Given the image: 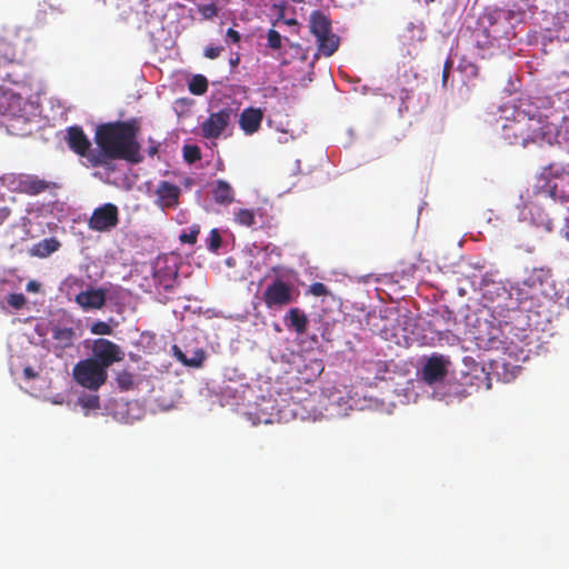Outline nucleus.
Returning a JSON list of instances; mask_svg holds the SVG:
<instances>
[{"label":"nucleus","instance_id":"nucleus-9","mask_svg":"<svg viewBox=\"0 0 569 569\" xmlns=\"http://www.w3.org/2000/svg\"><path fill=\"white\" fill-rule=\"evenodd\" d=\"M293 286L281 278L273 279L262 292L261 300L268 310L279 311L296 301Z\"/></svg>","mask_w":569,"mask_h":569},{"label":"nucleus","instance_id":"nucleus-17","mask_svg":"<svg viewBox=\"0 0 569 569\" xmlns=\"http://www.w3.org/2000/svg\"><path fill=\"white\" fill-rule=\"evenodd\" d=\"M74 300L84 310L101 309L107 301V290L102 288H91L79 292Z\"/></svg>","mask_w":569,"mask_h":569},{"label":"nucleus","instance_id":"nucleus-55","mask_svg":"<svg viewBox=\"0 0 569 569\" xmlns=\"http://www.w3.org/2000/svg\"><path fill=\"white\" fill-rule=\"evenodd\" d=\"M435 1H436V0H425V3H426V4H430V3L435 2Z\"/></svg>","mask_w":569,"mask_h":569},{"label":"nucleus","instance_id":"nucleus-20","mask_svg":"<svg viewBox=\"0 0 569 569\" xmlns=\"http://www.w3.org/2000/svg\"><path fill=\"white\" fill-rule=\"evenodd\" d=\"M57 184L51 181L39 178L36 174L24 173L22 193L28 196H38L50 189H54Z\"/></svg>","mask_w":569,"mask_h":569},{"label":"nucleus","instance_id":"nucleus-33","mask_svg":"<svg viewBox=\"0 0 569 569\" xmlns=\"http://www.w3.org/2000/svg\"><path fill=\"white\" fill-rule=\"evenodd\" d=\"M183 158L188 163H193L201 159V150L198 146L186 144L183 147Z\"/></svg>","mask_w":569,"mask_h":569},{"label":"nucleus","instance_id":"nucleus-23","mask_svg":"<svg viewBox=\"0 0 569 569\" xmlns=\"http://www.w3.org/2000/svg\"><path fill=\"white\" fill-rule=\"evenodd\" d=\"M310 32L316 36H321L331 31V20L320 10H315L309 17Z\"/></svg>","mask_w":569,"mask_h":569},{"label":"nucleus","instance_id":"nucleus-21","mask_svg":"<svg viewBox=\"0 0 569 569\" xmlns=\"http://www.w3.org/2000/svg\"><path fill=\"white\" fill-rule=\"evenodd\" d=\"M284 322L289 329H293L300 336L307 332L309 319L303 310L296 307L287 312Z\"/></svg>","mask_w":569,"mask_h":569},{"label":"nucleus","instance_id":"nucleus-10","mask_svg":"<svg viewBox=\"0 0 569 569\" xmlns=\"http://www.w3.org/2000/svg\"><path fill=\"white\" fill-rule=\"evenodd\" d=\"M510 315L503 317V319L498 320L499 328L490 327L487 333L480 332L475 336V339L478 341V345L488 350H507L508 349V336L506 331L511 332L512 330V321L518 319L519 317L512 316V308L509 309Z\"/></svg>","mask_w":569,"mask_h":569},{"label":"nucleus","instance_id":"nucleus-14","mask_svg":"<svg viewBox=\"0 0 569 569\" xmlns=\"http://www.w3.org/2000/svg\"><path fill=\"white\" fill-rule=\"evenodd\" d=\"M449 365L450 361L447 357L442 355H432L422 367V380L430 386L441 382L448 375Z\"/></svg>","mask_w":569,"mask_h":569},{"label":"nucleus","instance_id":"nucleus-19","mask_svg":"<svg viewBox=\"0 0 569 569\" xmlns=\"http://www.w3.org/2000/svg\"><path fill=\"white\" fill-rule=\"evenodd\" d=\"M51 335L53 349L59 351L71 348L76 340V331L72 327L53 326Z\"/></svg>","mask_w":569,"mask_h":569},{"label":"nucleus","instance_id":"nucleus-18","mask_svg":"<svg viewBox=\"0 0 569 569\" xmlns=\"http://www.w3.org/2000/svg\"><path fill=\"white\" fill-rule=\"evenodd\" d=\"M263 119L260 108L249 107L242 110L239 117V127L248 136L259 131Z\"/></svg>","mask_w":569,"mask_h":569},{"label":"nucleus","instance_id":"nucleus-26","mask_svg":"<svg viewBox=\"0 0 569 569\" xmlns=\"http://www.w3.org/2000/svg\"><path fill=\"white\" fill-rule=\"evenodd\" d=\"M24 173H6L0 178L2 186L9 191L22 193Z\"/></svg>","mask_w":569,"mask_h":569},{"label":"nucleus","instance_id":"nucleus-49","mask_svg":"<svg viewBox=\"0 0 569 569\" xmlns=\"http://www.w3.org/2000/svg\"><path fill=\"white\" fill-rule=\"evenodd\" d=\"M315 369L317 370L318 375L321 373L323 371V365L321 361L319 360H316L315 361Z\"/></svg>","mask_w":569,"mask_h":569},{"label":"nucleus","instance_id":"nucleus-50","mask_svg":"<svg viewBox=\"0 0 569 569\" xmlns=\"http://www.w3.org/2000/svg\"><path fill=\"white\" fill-rule=\"evenodd\" d=\"M38 289V283L31 281L28 283V290L36 291Z\"/></svg>","mask_w":569,"mask_h":569},{"label":"nucleus","instance_id":"nucleus-39","mask_svg":"<svg viewBox=\"0 0 569 569\" xmlns=\"http://www.w3.org/2000/svg\"><path fill=\"white\" fill-rule=\"evenodd\" d=\"M199 12L204 19H212L218 16V7L214 3L199 6Z\"/></svg>","mask_w":569,"mask_h":569},{"label":"nucleus","instance_id":"nucleus-27","mask_svg":"<svg viewBox=\"0 0 569 569\" xmlns=\"http://www.w3.org/2000/svg\"><path fill=\"white\" fill-rule=\"evenodd\" d=\"M340 46V38L332 32V30L327 36L323 43L319 46V51L316 54V58H318L319 54H322L325 57H331Z\"/></svg>","mask_w":569,"mask_h":569},{"label":"nucleus","instance_id":"nucleus-3","mask_svg":"<svg viewBox=\"0 0 569 569\" xmlns=\"http://www.w3.org/2000/svg\"><path fill=\"white\" fill-rule=\"evenodd\" d=\"M513 18L512 10L502 8L483 13L472 31L476 47L480 50L489 49L495 46L497 40L507 38Z\"/></svg>","mask_w":569,"mask_h":569},{"label":"nucleus","instance_id":"nucleus-12","mask_svg":"<svg viewBox=\"0 0 569 569\" xmlns=\"http://www.w3.org/2000/svg\"><path fill=\"white\" fill-rule=\"evenodd\" d=\"M119 223V209L113 203L96 208L88 220V227L98 232H109Z\"/></svg>","mask_w":569,"mask_h":569},{"label":"nucleus","instance_id":"nucleus-45","mask_svg":"<svg viewBox=\"0 0 569 569\" xmlns=\"http://www.w3.org/2000/svg\"><path fill=\"white\" fill-rule=\"evenodd\" d=\"M11 214V210L8 207H0V224H2Z\"/></svg>","mask_w":569,"mask_h":569},{"label":"nucleus","instance_id":"nucleus-36","mask_svg":"<svg viewBox=\"0 0 569 569\" xmlns=\"http://www.w3.org/2000/svg\"><path fill=\"white\" fill-rule=\"evenodd\" d=\"M199 233H200V227L192 226L190 228V231L181 233L179 239L182 243L194 244L197 242Z\"/></svg>","mask_w":569,"mask_h":569},{"label":"nucleus","instance_id":"nucleus-32","mask_svg":"<svg viewBox=\"0 0 569 569\" xmlns=\"http://www.w3.org/2000/svg\"><path fill=\"white\" fill-rule=\"evenodd\" d=\"M174 349L178 360H180L182 363L190 367H200L202 365L204 359V353L202 351L197 352L196 357L188 359L181 350H179L177 347H174Z\"/></svg>","mask_w":569,"mask_h":569},{"label":"nucleus","instance_id":"nucleus-7","mask_svg":"<svg viewBox=\"0 0 569 569\" xmlns=\"http://www.w3.org/2000/svg\"><path fill=\"white\" fill-rule=\"evenodd\" d=\"M540 193L541 188L538 186L532 196H529L528 200L523 202L521 218L525 220L530 219L533 224L543 228L546 231H551L553 229V220L546 212V208L555 204L556 199L550 194L540 197Z\"/></svg>","mask_w":569,"mask_h":569},{"label":"nucleus","instance_id":"nucleus-8","mask_svg":"<svg viewBox=\"0 0 569 569\" xmlns=\"http://www.w3.org/2000/svg\"><path fill=\"white\" fill-rule=\"evenodd\" d=\"M74 382L89 391H98L108 380V371L90 358L78 361L72 368Z\"/></svg>","mask_w":569,"mask_h":569},{"label":"nucleus","instance_id":"nucleus-24","mask_svg":"<svg viewBox=\"0 0 569 569\" xmlns=\"http://www.w3.org/2000/svg\"><path fill=\"white\" fill-rule=\"evenodd\" d=\"M61 243L56 238H46L30 249V254L39 258H47L60 248Z\"/></svg>","mask_w":569,"mask_h":569},{"label":"nucleus","instance_id":"nucleus-46","mask_svg":"<svg viewBox=\"0 0 569 569\" xmlns=\"http://www.w3.org/2000/svg\"><path fill=\"white\" fill-rule=\"evenodd\" d=\"M1 79L4 80V81L12 82L14 84H20L22 82V80H20V79H13L11 77V73H6L3 77H1Z\"/></svg>","mask_w":569,"mask_h":569},{"label":"nucleus","instance_id":"nucleus-16","mask_svg":"<svg viewBox=\"0 0 569 569\" xmlns=\"http://www.w3.org/2000/svg\"><path fill=\"white\" fill-rule=\"evenodd\" d=\"M156 194L158 197L157 202L162 209H171L179 204L181 189L179 186L163 180L157 186Z\"/></svg>","mask_w":569,"mask_h":569},{"label":"nucleus","instance_id":"nucleus-34","mask_svg":"<svg viewBox=\"0 0 569 569\" xmlns=\"http://www.w3.org/2000/svg\"><path fill=\"white\" fill-rule=\"evenodd\" d=\"M222 238L218 229H212L208 239V249L211 252H217L221 247Z\"/></svg>","mask_w":569,"mask_h":569},{"label":"nucleus","instance_id":"nucleus-40","mask_svg":"<svg viewBox=\"0 0 569 569\" xmlns=\"http://www.w3.org/2000/svg\"><path fill=\"white\" fill-rule=\"evenodd\" d=\"M308 292L315 297H322L327 296L329 293V290L325 283L313 282L310 284Z\"/></svg>","mask_w":569,"mask_h":569},{"label":"nucleus","instance_id":"nucleus-5","mask_svg":"<svg viewBox=\"0 0 569 569\" xmlns=\"http://www.w3.org/2000/svg\"><path fill=\"white\" fill-rule=\"evenodd\" d=\"M23 98L0 87V116L2 124L12 136L24 137L32 132L31 120L24 112Z\"/></svg>","mask_w":569,"mask_h":569},{"label":"nucleus","instance_id":"nucleus-48","mask_svg":"<svg viewBox=\"0 0 569 569\" xmlns=\"http://www.w3.org/2000/svg\"><path fill=\"white\" fill-rule=\"evenodd\" d=\"M329 34L328 33H323L321 36H316V41H317V46L319 47L321 43H323V41L326 40L327 36Z\"/></svg>","mask_w":569,"mask_h":569},{"label":"nucleus","instance_id":"nucleus-56","mask_svg":"<svg viewBox=\"0 0 569 569\" xmlns=\"http://www.w3.org/2000/svg\"><path fill=\"white\" fill-rule=\"evenodd\" d=\"M274 330L280 331L279 326H276V327H274Z\"/></svg>","mask_w":569,"mask_h":569},{"label":"nucleus","instance_id":"nucleus-51","mask_svg":"<svg viewBox=\"0 0 569 569\" xmlns=\"http://www.w3.org/2000/svg\"><path fill=\"white\" fill-rule=\"evenodd\" d=\"M485 380H486V389H490L491 382H490V378H489L488 373L485 375Z\"/></svg>","mask_w":569,"mask_h":569},{"label":"nucleus","instance_id":"nucleus-44","mask_svg":"<svg viewBox=\"0 0 569 569\" xmlns=\"http://www.w3.org/2000/svg\"><path fill=\"white\" fill-rule=\"evenodd\" d=\"M452 62L450 60H447L443 70H442V82L446 83L450 73Z\"/></svg>","mask_w":569,"mask_h":569},{"label":"nucleus","instance_id":"nucleus-54","mask_svg":"<svg viewBox=\"0 0 569 569\" xmlns=\"http://www.w3.org/2000/svg\"><path fill=\"white\" fill-rule=\"evenodd\" d=\"M22 220L24 226L27 224V222H30V220L27 217H24Z\"/></svg>","mask_w":569,"mask_h":569},{"label":"nucleus","instance_id":"nucleus-6","mask_svg":"<svg viewBox=\"0 0 569 569\" xmlns=\"http://www.w3.org/2000/svg\"><path fill=\"white\" fill-rule=\"evenodd\" d=\"M545 183L541 188L540 197L550 194L556 200L569 201V162H551L542 170Z\"/></svg>","mask_w":569,"mask_h":569},{"label":"nucleus","instance_id":"nucleus-4","mask_svg":"<svg viewBox=\"0 0 569 569\" xmlns=\"http://www.w3.org/2000/svg\"><path fill=\"white\" fill-rule=\"evenodd\" d=\"M550 272L547 269H533L521 282L517 290L518 307L512 308V316L520 317L523 312H530L535 307L542 303L547 298V286L549 284Z\"/></svg>","mask_w":569,"mask_h":569},{"label":"nucleus","instance_id":"nucleus-11","mask_svg":"<svg viewBox=\"0 0 569 569\" xmlns=\"http://www.w3.org/2000/svg\"><path fill=\"white\" fill-rule=\"evenodd\" d=\"M92 356L89 357L100 365L106 371L116 362H120L124 359V351L116 342L106 339L98 338L92 342L91 348Z\"/></svg>","mask_w":569,"mask_h":569},{"label":"nucleus","instance_id":"nucleus-35","mask_svg":"<svg viewBox=\"0 0 569 569\" xmlns=\"http://www.w3.org/2000/svg\"><path fill=\"white\" fill-rule=\"evenodd\" d=\"M80 403L86 409L97 410L100 408V398L97 395H88L80 398Z\"/></svg>","mask_w":569,"mask_h":569},{"label":"nucleus","instance_id":"nucleus-30","mask_svg":"<svg viewBox=\"0 0 569 569\" xmlns=\"http://www.w3.org/2000/svg\"><path fill=\"white\" fill-rule=\"evenodd\" d=\"M208 90V81L204 76L197 74L193 76L191 81L189 82V91L196 96H201L206 93Z\"/></svg>","mask_w":569,"mask_h":569},{"label":"nucleus","instance_id":"nucleus-41","mask_svg":"<svg viewBox=\"0 0 569 569\" xmlns=\"http://www.w3.org/2000/svg\"><path fill=\"white\" fill-rule=\"evenodd\" d=\"M8 305L14 309H20L26 303V297L22 293H11L8 297Z\"/></svg>","mask_w":569,"mask_h":569},{"label":"nucleus","instance_id":"nucleus-2","mask_svg":"<svg viewBox=\"0 0 569 569\" xmlns=\"http://www.w3.org/2000/svg\"><path fill=\"white\" fill-rule=\"evenodd\" d=\"M530 102H521L513 117L501 129V139L509 146L526 148L529 144H551L558 136V126Z\"/></svg>","mask_w":569,"mask_h":569},{"label":"nucleus","instance_id":"nucleus-15","mask_svg":"<svg viewBox=\"0 0 569 569\" xmlns=\"http://www.w3.org/2000/svg\"><path fill=\"white\" fill-rule=\"evenodd\" d=\"M67 143L69 148L80 157H86L89 162V154L96 150H91V142L86 136L81 127L72 126L67 130Z\"/></svg>","mask_w":569,"mask_h":569},{"label":"nucleus","instance_id":"nucleus-25","mask_svg":"<svg viewBox=\"0 0 569 569\" xmlns=\"http://www.w3.org/2000/svg\"><path fill=\"white\" fill-rule=\"evenodd\" d=\"M156 286L163 288L164 291H171L177 280V271L170 268L158 269L153 273Z\"/></svg>","mask_w":569,"mask_h":569},{"label":"nucleus","instance_id":"nucleus-28","mask_svg":"<svg viewBox=\"0 0 569 569\" xmlns=\"http://www.w3.org/2000/svg\"><path fill=\"white\" fill-rule=\"evenodd\" d=\"M116 382L121 391H128L136 386V375L128 369L119 370L116 373Z\"/></svg>","mask_w":569,"mask_h":569},{"label":"nucleus","instance_id":"nucleus-38","mask_svg":"<svg viewBox=\"0 0 569 569\" xmlns=\"http://www.w3.org/2000/svg\"><path fill=\"white\" fill-rule=\"evenodd\" d=\"M90 331L97 336H109L112 333V328L104 321H97L91 326Z\"/></svg>","mask_w":569,"mask_h":569},{"label":"nucleus","instance_id":"nucleus-31","mask_svg":"<svg viewBox=\"0 0 569 569\" xmlns=\"http://www.w3.org/2000/svg\"><path fill=\"white\" fill-rule=\"evenodd\" d=\"M14 50L12 46L3 40H0V67L14 61Z\"/></svg>","mask_w":569,"mask_h":569},{"label":"nucleus","instance_id":"nucleus-22","mask_svg":"<svg viewBox=\"0 0 569 569\" xmlns=\"http://www.w3.org/2000/svg\"><path fill=\"white\" fill-rule=\"evenodd\" d=\"M211 193L214 202L221 206H229L234 200L232 187L229 182L221 179L213 183Z\"/></svg>","mask_w":569,"mask_h":569},{"label":"nucleus","instance_id":"nucleus-53","mask_svg":"<svg viewBox=\"0 0 569 569\" xmlns=\"http://www.w3.org/2000/svg\"><path fill=\"white\" fill-rule=\"evenodd\" d=\"M287 23L288 24H295V23H297V21L295 19H290V20L287 21Z\"/></svg>","mask_w":569,"mask_h":569},{"label":"nucleus","instance_id":"nucleus-1","mask_svg":"<svg viewBox=\"0 0 569 569\" xmlns=\"http://www.w3.org/2000/svg\"><path fill=\"white\" fill-rule=\"evenodd\" d=\"M140 131L136 119L114 121L97 127L94 142L99 150L89 154L91 167H108L114 160H126L130 163L142 161L141 146L138 142Z\"/></svg>","mask_w":569,"mask_h":569},{"label":"nucleus","instance_id":"nucleus-42","mask_svg":"<svg viewBox=\"0 0 569 569\" xmlns=\"http://www.w3.org/2000/svg\"><path fill=\"white\" fill-rule=\"evenodd\" d=\"M222 51L221 47H207L204 50V56L209 59H217Z\"/></svg>","mask_w":569,"mask_h":569},{"label":"nucleus","instance_id":"nucleus-52","mask_svg":"<svg viewBox=\"0 0 569 569\" xmlns=\"http://www.w3.org/2000/svg\"><path fill=\"white\" fill-rule=\"evenodd\" d=\"M238 62H239V58H236V59H231V60H230L231 66H237V64H238Z\"/></svg>","mask_w":569,"mask_h":569},{"label":"nucleus","instance_id":"nucleus-29","mask_svg":"<svg viewBox=\"0 0 569 569\" xmlns=\"http://www.w3.org/2000/svg\"><path fill=\"white\" fill-rule=\"evenodd\" d=\"M234 221L239 226L250 228L256 224V212L252 209H238L234 212Z\"/></svg>","mask_w":569,"mask_h":569},{"label":"nucleus","instance_id":"nucleus-47","mask_svg":"<svg viewBox=\"0 0 569 569\" xmlns=\"http://www.w3.org/2000/svg\"><path fill=\"white\" fill-rule=\"evenodd\" d=\"M23 373L27 378H34L36 373L31 367H26Z\"/></svg>","mask_w":569,"mask_h":569},{"label":"nucleus","instance_id":"nucleus-13","mask_svg":"<svg viewBox=\"0 0 569 569\" xmlns=\"http://www.w3.org/2000/svg\"><path fill=\"white\" fill-rule=\"evenodd\" d=\"M233 110L222 108L210 116L201 123V136L206 139H218L230 123Z\"/></svg>","mask_w":569,"mask_h":569},{"label":"nucleus","instance_id":"nucleus-37","mask_svg":"<svg viewBox=\"0 0 569 569\" xmlns=\"http://www.w3.org/2000/svg\"><path fill=\"white\" fill-rule=\"evenodd\" d=\"M267 40H268L269 48H271L273 50H278L281 48L282 37L277 30L270 29L267 33Z\"/></svg>","mask_w":569,"mask_h":569},{"label":"nucleus","instance_id":"nucleus-43","mask_svg":"<svg viewBox=\"0 0 569 569\" xmlns=\"http://www.w3.org/2000/svg\"><path fill=\"white\" fill-rule=\"evenodd\" d=\"M226 36H227V38H228V39H230L233 43H238V42L240 41V39H241L240 33H239L237 30L232 29V28H229V29L227 30Z\"/></svg>","mask_w":569,"mask_h":569}]
</instances>
